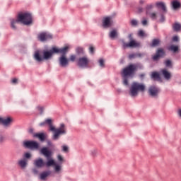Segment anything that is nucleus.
Instances as JSON below:
<instances>
[{
  "mask_svg": "<svg viewBox=\"0 0 181 181\" xmlns=\"http://www.w3.org/2000/svg\"><path fill=\"white\" fill-rule=\"evenodd\" d=\"M160 41L159 39H154L151 42V44L150 45V46H151L153 47H156L160 44Z\"/></svg>",
  "mask_w": 181,
  "mask_h": 181,
  "instance_id": "obj_28",
  "label": "nucleus"
},
{
  "mask_svg": "<svg viewBox=\"0 0 181 181\" xmlns=\"http://www.w3.org/2000/svg\"><path fill=\"white\" fill-rule=\"evenodd\" d=\"M159 93V89L156 86H150L148 88V94L151 95V97H157Z\"/></svg>",
  "mask_w": 181,
  "mask_h": 181,
  "instance_id": "obj_13",
  "label": "nucleus"
},
{
  "mask_svg": "<svg viewBox=\"0 0 181 181\" xmlns=\"http://www.w3.org/2000/svg\"><path fill=\"white\" fill-rule=\"evenodd\" d=\"M35 138H39V139L43 142L45 139V135L44 133H37L34 134Z\"/></svg>",
  "mask_w": 181,
  "mask_h": 181,
  "instance_id": "obj_22",
  "label": "nucleus"
},
{
  "mask_svg": "<svg viewBox=\"0 0 181 181\" xmlns=\"http://www.w3.org/2000/svg\"><path fill=\"white\" fill-rule=\"evenodd\" d=\"M27 160L26 159H22L20 160L18 162V165L22 168H25L27 165Z\"/></svg>",
  "mask_w": 181,
  "mask_h": 181,
  "instance_id": "obj_27",
  "label": "nucleus"
},
{
  "mask_svg": "<svg viewBox=\"0 0 181 181\" xmlns=\"http://www.w3.org/2000/svg\"><path fill=\"white\" fill-rule=\"evenodd\" d=\"M57 159L59 160V164L57 163V165L61 166V170H62V163H64V158L59 154V155L57 156Z\"/></svg>",
  "mask_w": 181,
  "mask_h": 181,
  "instance_id": "obj_29",
  "label": "nucleus"
},
{
  "mask_svg": "<svg viewBox=\"0 0 181 181\" xmlns=\"http://www.w3.org/2000/svg\"><path fill=\"white\" fill-rule=\"evenodd\" d=\"M173 29L175 32L180 31L181 30V24H180L178 23H175L173 24Z\"/></svg>",
  "mask_w": 181,
  "mask_h": 181,
  "instance_id": "obj_23",
  "label": "nucleus"
},
{
  "mask_svg": "<svg viewBox=\"0 0 181 181\" xmlns=\"http://www.w3.org/2000/svg\"><path fill=\"white\" fill-rule=\"evenodd\" d=\"M37 108H38L39 111H41V112H42V111H43L42 107L39 106Z\"/></svg>",
  "mask_w": 181,
  "mask_h": 181,
  "instance_id": "obj_49",
  "label": "nucleus"
},
{
  "mask_svg": "<svg viewBox=\"0 0 181 181\" xmlns=\"http://www.w3.org/2000/svg\"><path fill=\"white\" fill-rule=\"evenodd\" d=\"M76 58V57L75 55H74V54L70 56V60L71 62H74Z\"/></svg>",
  "mask_w": 181,
  "mask_h": 181,
  "instance_id": "obj_42",
  "label": "nucleus"
},
{
  "mask_svg": "<svg viewBox=\"0 0 181 181\" xmlns=\"http://www.w3.org/2000/svg\"><path fill=\"white\" fill-rule=\"evenodd\" d=\"M46 124L49 125V129L52 132H54L53 139L54 141H57L59 139L60 135H64L66 134V128L65 127L64 124H61L59 128H56L53 124L52 120L51 119H47L45 122H42L40 124V127H44Z\"/></svg>",
  "mask_w": 181,
  "mask_h": 181,
  "instance_id": "obj_2",
  "label": "nucleus"
},
{
  "mask_svg": "<svg viewBox=\"0 0 181 181\" xmlns=\"http://www.w3.org/2000/svg\"><path fill=\"white\" fill-rule=\"evenodd\" d=\"M69 60L65 57V55H62L59 58V64L62 67H66L69 65Z\"/></svg>",
  "mask_w": 181,
  "mask_h": 181,
  "instance_id": "obj_15",
  "label": "nucleus"
},
{
  "mask_svg": "<svg viewBox=\"0 0 181 181\" xmlns=\"http://www.w3.org/2000/svg\"><path fill=\"white\" fill-rule=\"evenodd\" d=\"M131 24L133 25V26H136L138 25V21L135 19H133L131 21Z\"/></svg>",
  "mask_w": 181,
  "mask_h": 181,
  "instance_id": "obj_34",
  "label": "nucleus"
},
{
  "mask_svg": "<svg viewBox=\"0 0 181 181\" xmlns=\"http://www.w3.org/2000/svg\"><path fill=\"white\" fill-rule=\"evenodd\" d=\"M110 37L112 39H115V37H117L118 36V32L116 29L112 30L110 33Z\"/></svg>",
  "mask_w": 181,
  "mask_h": 181,
  "instance_id": "obj_24",
  "label": "nucleus"
},
{
  "mask_svg": "<svg viewBox=\"0 0 181 181\" xmlns=\"http://www.w3.org/2000/svg\"><path fill=\"white\" fill-rule=\"evenodd\" d=\"M165 54V50L163 48H158L157 52H156V55L153 56V60L156 61L160 57H164Z\"/></svg>",
  "mask_w": 181,
  "mask_h": 181,
  "instance_id": "obj_10",
  "label": "nucleus"
},
{
  "mask_svg": "<svg viewBox=\"0 0 181 181\" xmlns=\"http://www.w3.org/2000/svg\"><path fill=\"white\" fill-rule=\"evenodd\" d=\"M173 41L178 42L179 41V37L177 36L173 37Z\"/></svg>",
  "mask_w": 181,
  "mask_h": 181,
  "instance_id": "obj_43",
  "label": "nucleus"
},
{
  "mask_svg": "<svg viewBox=\"0 0 181 181\" xmlns=\"http://www.w3.org/2000/svg\"><path fill=\"white\" fill-rule=\"evenodd\" d=\"M17 16L20 23L25 25H29L33 23V17L29 13H20Z\"/></svg>",
  "mask_w": 181,
  "mask_h": 181,
  "instance_id": "obj_6",
  "label": "nucleus"
},
{
  "mask_svg": "<svg viewBox=\"0 0 181 181\" xmlns=\"http://www.w3.org/2000/svg\"><path fill=\"white\" fill-rule=\"evenodd\" d=\"M89 50H90V52L91 54H93V53H94L95 48H94L93 46H90V48H89Z\"/></svg>",
  "mask_w": 181,
  "mask_h": 181,
  "instance_id": "obj_44",
  "label": "nucleus"
},
{
  "mask_svg": "<svg viewBox=\"0 0 181 181\" xmlns=\"http://www.w3.org/2000/svg\"><path fill=\"white\" fill-rule=\"evenodd\" d=\"M145 89L146 86L144 84L138 82H134L131 86L129 94L131 97H137L139 91L144 93Z\"/></svg>",
  "mask_w": 181,
  "mask_h": 181,
  "instance_id": "obj_4",
  "label": "nucleus"
},
{
  "mask_svg": "<svg viewBox=\"0 0 181 181\" xmlns=\"http://www.w3.org/2000/svg\"><path fill=\"white\" fill-rule=\"evenodd\" d=\"M112 18L111 16L105 17L103 19V25L104 28H109L112 24Z\"/></svg>",
  "mask_w": 181,
  "mask_h": 181,
  "instance_id": "obj_14",
  "label": "nucleus"
},
{
  "mask_svg": "<svg viewBox=\"0 0 181 181\" xmlns=\"http://www.w3.org/2000/svg\"><path fill=\"white\" fill-rule=\"evenodd\" d=\"M148 16L153 21H155L158 18V13L156 12H150Z\"/></svg>",
  "mask_w": 181,
  "mask_h": 181,
  "instance_id": "obj_25",
  "label": "nucleus"
},
{
  "mask_svg": "<svg viewBox=\"0 0 181 181\" xmlns=\"http://www.w3.org/2000/svg\"><path fill=\"white\" fill-rule=\"evenodd\" d=\"M145 76V74H141L140 76L142 78Z\"/></svg>",
  "mask_w": 181,
  "mask_h": 181,
  "instance_id": "obj_54",
  "label": "nucleus"
},
{
  "mask_svg": "<svg viewBox=\"0 0 181 181\" xmlns=\"http://www.w3.org/2000/svg\"><path fill=\"white\" fill-rule=\"evenodd\" d=\"M51 174L50 171H45L40 174V178L41 180H45V179L49 177Z\"/></svg>",
  "mask_w": 181,
  "mask_h": 181,
  "instance_id": "obj_21",
  "label": "nucleus"
},
{
  "mask_svg": "<svg viewBox=\"0 0 181 181\" xmlns=\"http://www.w3.org/2000/svg\"><path fill=\"white\" fill-rule=\"evenodd\" d=\"M69 49V47L66 46L63 48L59 49L57 47H53V50L55 53H62L63 55H65L67 52L68 49Z\"/></svg>",
  "mask_w": 181,
  "mask_h": 181,
  "instance_id": "obj_17",
  "label": "nucleus"
},
{
  "mask_svg": "<svg viewBox=\"0 0 181 181\" xmlns=\"http://www.w3.org/2000/svg\"><path fill=\"white\" fill-rule=\"evenodd\" d=\"M160 22H161V23L164 22L165 20V16L163 13H161V15H160Z\"/></svg>",
  "mask_w": 181,
  "mask_h": 181,
  "instance_id": "obj_35",
  "label": "nucleus"
},
{
  "mask_svg": "<svg viewBox=\"0 0 181 181\" xmlns=\"http://www.w3.org/2000/svg\"><path fill=\"white\" fill-rule=\"evenodd\" d=\"M178 115L180 116V118H181V109L178 110Z\"/></svg>",
  "mask_w": 181,
  "mask_h": 181,
  "instance_id": "obj_51",
  "label": "nucleus"
},
{
  "mask_svg": "<svg viewBox=\"0 0 181 181\" xmlns=\"http://www.w3.org/2000/svg\"><path fill=\"white\" fill-rule=\"evenodd\" d=\"M76 52L78 54H83L84 53V49L83 47H78L76 49Z\"/></svg>",
  "mask_w": 181,
  "mask_h": 181,
  "instance_id": "obj_32",
  "label": "nucleus"
},
{
  "mask_svg": "<svg viewBox=\"0 0 181 181\" xmlns=\"http://www.w3.org/2000/svg\"><path fill=\"white\" fill-rule=\"evenodd\" d=\"M25 158H26V159H29L30 158H31V154L30 153H25Z\"/></svg>",
  "mask_w": 181,
  "mask_h": 181,
  "instance_id": "obj_41",
  "label": "nucleus"
},
{
  "mask_svg": "<svg viewBox=\"0 0 181 181\" xmlns=\"http://www.w3.org/2000/svg\"><path fill=\"white\" fill-rule=\"evenodd\" d=\"M172 65V62L170 60L165 61V66H170Z\"/></svg>",
  "mask_w": 181,
  "mask_h": 181,
  "instance_id": "obj_39",
  "label": "nucleus"
},
{
  "mask_svg": "<svg viewBox=\"0 0 181 181\" xmlns=\"http://www.w3.org/2000/svg\"><path fill=\"white\" fill-rule=\"evenodd\" d=\"M143 25H146L148 24V21L145 18H143V21H141Z\"/></svg>",
  "mask_w": 181,
  "mask_h": 181,
  "instance_id": "obj_37",
  "label": "nucleus"
},
{
  "mask_svg": "<svg viewBox=\"0 0 181 181\" xmlns=\"http://www.w3.org/2000/svg\"><path fill=\"white\" fill-rule=\"evenodd\" d=\"M99 64L101 67H105V62L103 59L99 60Z\"/></svg>",
  "mask_w": 181,
  "mask_h": 181,
  "instance_id": "obj_33",
  "label": "nucleus"
},
{
  "mask_svg": "<svg viewBox=\"0 0 181 181\" xmlns=\"http://www.w3.org/2000/svg\"><path fill=\"white\" fill-rule=\"evenodd\" d=\"M29 132H30V134H32V133L33 132V129H30L29 130Z\"/></svg>",
  "mask_w": 181,
  "mask_h": 181,
  "instance_id": "obj_53",
  "label": "nucleus"
},
{
  "mask_svg": "<svg viewBox=\"0 0 181 181\" xmlns=\"http://www.w3.org/2000/svg\"><path fill=\"white\" fill-rule=\"evenodd\" d=\"M144 54H141V53H136V57H143Z\"/></svg>",
  "mask_w": 181,
  "mask_h": 181,
  "instance_id": "obj_47",
  "label": "nucleus"
},
{
  "mask_svg": "<svg viewBox=\"0 0 181 181\" xmlns=\"http://www.w3.org/2000/svg\"><path fill=\"white\" fill-rule=\"evenodd\" d=\"M52 38V35L48 33H41L38 35V39L41 42H45Z\"/></svg>",
  "mask_w": 181,
  "mask_h": 181,
  "instance_id": "obj_9",
  "label": "nucleus"
},
{
  "mask_svg": "<svg viewBox=\"0 0 181 181\" xmlns=\"http://www.w3.org/2000/svg\"><path fill=\"white\" fill-rule=\"evenodd\" d=\"M89 63V60L86 57L79 58L78 61V65L80 67H87Z\"/></svg>",
  "mask_w": 181,
  "mask_h": 181,
  "instance_id": "obj_11",
  "label": "nucleus"
},
{
  "mask_svg": "<svg viewBox=\"0 0 181 181\" xmlns=\"http://www.w3.org/2000/svg\"><path fill=\"white\" fill-rule=\"evenodd\" d=\"M143 11H144V8H143L142 7H139V8H138V12H139V13H142Z\"/></svg>",
  "mask_w": 181,
  "mask_h": 181,
  "instance_id": "obj_46",
  "label": "nucleus"
},
{
  "mask_svg": "<svg viewBox=\"0 0 181 181\" xmlns=\"http://www.w3.org/2000/svg\"><path fill=\"white\" fill-rule=\"evenodd\" d=\"M40 152L45 158H47V162L45 163L42 158L37 159L34 161V165L37 168H42L45 165L47 168L54 166V170L57 173H59L61 171V165H57L54 159L49 158L52 155V152L47 147H44L40 150Z\"/></svg>",
  "mask_w": 181,
  "mask_h": 181,
  "instance_id": "obj_1",
  "label": "nucleus"
},
{
  "mask_svg": "<svg viewBox=\"0 0 181 181\" xmlns=\"http://www.w3.org/2000/svg\"><path fill=\"white\" fill-rule=\"evenodd\" d=\"M156 6H157V8H161V10H163V12L164 13L168 12L166 5L164 2H157L156 3Z\"/></svg>",
  "mask_w": 181,
  "mask_h": 181,
  "instance_id": "obj_18",
  "label": "nucleus"
},
{
  "mask_svg": "<svg viewBox=\"0 0 181 181\" xmlns=\"http://www.w3.org/2000/svg\"><path fill=\"white\" fill-rule=\"evenodd\" d=\"M168 49H170L174 52H177L179 50V47L176 46V45H171V46H170V48H168Z\"/></svg>",
  "mask_w": 181,
  "mask_h": 181,
  "instance_id": "obj_31",
  "label": "nucleus"
},
{
  "mask_svg": "<svg viewBox=\"0 0 181 181\" xmlns=\"http://www.w3.org/2000/svg\"><path fill=\"white\" fill-rule=\"evenodd\" d=\"M151 78L154 80L160 81V74L158 72H153L151 74Z\"/></svg>",
  "mask_w": 181,
  "mask_h": 181,
  "instance_id": "obj_26",
  "label": "nucleus"
},
{
  "mask_svg": "<svg viewBox=\"0 0 181 181\" xmlns=\"http://www.w3.org/2000/svg\"><path fill=\"white\" fill-rule=\"evenodd\" d=\"M180 6H181V4H180V1H178L177 0L171 1V7H173V9L177 10V9L180 8Z\"/></svg>",
  "mask_w": 181,
  "mask_h": 181,
  "instance_id": "obj_19",
  "label": "nucleus"
},
{
  "mask_svg": "<svg viewBox=\"0 0 181 181\" xmlns=\"http://www.w3.org/2000/svg\"><path fill=\"white\" fill-rule=\"evenodd\" d=\"M34 174L37 175L38 173V171L36 169L33 170Z\"/></svg>",
  "mask_w": 181,
  "mask_h": 181,
  "instance_id": "obj_52",
  "label": "nucleus"
},
{
  "mask_svg": "<svg viewBox=\"0 0 181 181\" xmlns=\"http://www.w3.org/2000/svg\"><path fill=\"white\" fill-rule=\"evenodd\" d=\"M123 46H124V48H128V47H131V48H133V47H140V43L136 42L134 40H131L130 42H129V43L124 42Z\"/></svg>",
  "mask_w": 181,
  "mask_h": 181,
  "instance_id": "obj_12",
  "label": "nucleus"
},
{
  "mask_svg": "<svg viewBox=\"0 0 181 181\" xmlns=\"http://www.w3.org/2000/svg\"><path fill=\"white\" fill-rule=\"evenodd\" d=\"M12 83H13V84L18 83V78H14L12 80Z\"/></svg>",
  "mask_w": 181,
  "mask_h": 181,
  "instance_id": "obj_45",
  "label": "nucleus"
},
{
  "mask_svg": "<svg viewBox=\"0 0 181 181\" xmlns=\"http://www.w3.org/2000/svg\"><path fill=\"white\" fill-rule=\"evenodd\" d=\"M20 22V21H18V17L17 16L16 18H11L10 19V23H11V28L13 30H16L17 29V24H18Z\"/></svg>",
  "mask_w": 181,
  "mask_h": 181,
  "instance_id": "obj_16",
  "label": "nucleus"
},
{
  "mask_svg": "<svg viewBox=\"0 0 181 181\" xmlns=\"http://www.w3.org/2000/svg\"><path fill=\"white\" fill-rule=\"evenodd\" d=\"M137 65L130 64L123 70L122 76L123 77L124 85L127 86L129 84L128 77H133L135 71L137 69Z\"/></svg>",
  "mask_w": 181,
  "mask_h": 181,
  "instance_id": "obj_3",
  "label": "nucleus"
},
{
  "mask_svg": "<svg viewBox=\"0 0 181 181\" xmlns=\"http://www.w3.org/2000/svg\"><path fill=\"white\" fill-rule=\"evenodd\" d=\"M138 35L140 37H144V36H145V33L142 30H141L139 31Z\"/></svg>",
  "mask_w": 181,
  "mask_h": 181,
  "instance_id": "obj_36",
  "label": "nucleus"
},
{
  "mask_svg": "<svg viewBox=\"0 0 181 181\" xmlns=\"http://www.w3.org/2000/svg\"><path fill=\"white\" fill-rule=\"evenodd\" d=\"M153 8V4H147V6H146V15H148L150 12V10L152 9Z\"/></svg>",
  "mask_w": 181,
  "mask_h": 181,
  "instance_id": "obj_30",
  "label": "nucleus"
},
{
  "mask_svg": "<svg viewBox=\"0 0 181 181\" xmlns=\"http://www.w3.org/2000/svg\"><path fill=\"white\" fill-rule=\"evenodd\" d=\"M24 146L25 148H28V149H38L39 148V144L36 141H25L24 142Z\"/></svg>",
  "mask_w": 181,
  "mask_h": 181,
  "instance_id": "obj_7",
  "label": "nucleus"
},
{
  "mask_svg": "<svg viewBox=\"0 0 181 181\" xmlns=\"http://www.w3.org/2000/svg\"><path fill=\"white\" fill-rule=\"evenodd\" d=\"M62 151H63L64 152H68V151H69L68 146H62Z\"/></svg>",
  "mask_w": 181,
  "mask_h": 181,
  "instance_id": "obj_40",
  "label": "nucleus"
},
{
  "mask_svg": "<svg viewBox=\"0 0 181 181\" xmlns=\"http://www.w3.org/2000/svg\"><path fill=\"white\" fill-rule=\"evenodd\" d=\"M139 3H140L141 5H143L146 3V1L145 0H140Z\"/></svg>",
  "mask_w": 181,
  "mask_h": 181,
  "instance_id": "obj_48",
  "label": "nucleus"
},
{
  "mask_svg": "<svg viewBox=\"0 0 181 181\" xmlns=\"http://www.w3.org/2000/svg\"><path fill=\"white\" fill-rule=\"evenodd\" d=\"M55 53L53 50V47L49 51H44L43 52V57L40 54L39 51H36L34 54V58L36 61L40 62L44 59H49L52 57V54Z\"/></svg>",
  "mask_w": 181,
  "mask_h": 181,
  "instance_id": "obj_5",
  "label": "nucleus"
},
{
  "mask_svg": "<svg viewBox=\"0 0 181 181\" xmlns=\"http://www.w3.org/2000/svg\"><path fill=\"white\" fill-rule=\"evenodd\" d=\"M129 59H134V58L137 57L136 53L129 54Z\"/></svg>",
  "mask_w": 181,
  "mask_h": 181,
  "instance_id": "obj_38",
  "label": "nucleus"
},
{
  "mask_svg": "<svg viewBox=\"0 0 181 181\" xmlns=\"http://www.w3.org/2000/svg\"><path fill=\"white\" fill-rule=\"evenodd\" d=\"M4 137H3L2 136H0V142H4Z\"/></svg>",
  "mask_w": 181,
  "mask_h": 181,
  "instance_id": "obj_50",
  "label": "nucleus"
},
{
  "mask_svg": "<svg viewBox=\"0 0 181 181\" xmlns=\"http://www.w3.org/2000/svg\"><path fill=\"white\" fill-rule=\"evenodd\" d=\"M161 73L163 74V76H164V78H165L167 80H170V79L172 75L166 69L161 70Z\"/></svg>",
  "mask_w": 181,
  "mask_h": 181,
  "instance_id": "obj_20",
  "label": "nucleus"
},
{
  "mask_svg": "<svg viewBox=\"0 0 181 181\" xmlns=\"http://www.w3.org/2000/svg\"><path fill=\"white\" fill-rule=\"evenodd\" d=\"M129 37H130V38L132 37V35H129Z\"/></svg>",
  "mask_w": 181,
  "mask_h": 181,
  "instance_id": "obj_55",
  "label": "nucleus"
},
{
  "mask_svg": "<svg viewBox=\"0 0 181 181\" xmlns=\"http://www.w3.org/2000/svg\"><path fill=\"white\" fill-rule=\"evenodd\" d=\"M13 122V119L12 117H0V124H2L4 127H9Z\"/></svg>",
  "mask_w": 181,
  "mask_h": 181,
  "instance_id": "obj_8",
  "label": "nucleus"
}]
</instances>
